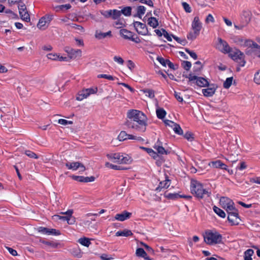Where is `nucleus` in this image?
<instances>
[{"mask_svg":"<svg viewBox=\"0 0 260 260\" xmlns=\"http://www.w3.org/2000/svg\"><path fill=\"white\" fill-rule=\"evenodd\" d=\"M113 60L114 61L116 62L119 64L122 65L124 63V60L122 58V57L119 56H115L113 57Z\"/></svg>","mask_w":260,"mask_h":260,"instance_id":"57","label":"nucleus"},{"mask_svg":"<svg viewBox=\"0 0 260 260\" xmlns=\"http://www.w3.org/2000/svg\"><path fill=\"white\" fill-rule=\"evenodd\" d=\"M209 166L213 168H220L225 170H228V166L222 163L220 160L212 161L209 163Z\"/></svg>","mask_w":260,"mask_h":260,"instance_id":"20","label":"nucleus"},{"mask_svg":"<svg viewBox=\"0 0 260 260\" xmlns=\"http://www.w3.org/2000/svg\"><path fill=\"white\" fill-rule=\"evenodd\" d=\"M94 36L97 39L101 40L107 37H110L111 36V31H109L107 32H102L97 30L95 31Z\"/></svg>","mask_w":260,"mask_h":260,"instance_id":"28","label":"nucleus"},{"mask_svg":"<svg viewBox=\"0 0 260 260\" xmlns=\"http://www.w3.org/2000/svg\"><path fill=\"white\" fill-rule=\"evenodd\" d=\"M156 114L158 118L162 119L166 116L167 112L163 108L157 107L156 109Z\"/></svg>","mask_w":260,"mask_h":260,"instance_id":"30","label":"nucleus"},{"mask_svg":"<svg viewBox=\"0 0 260 260\" xmlns=\"http://www.w3.org/2000/svg\"><path fill=\"white\" fill-rule=\"evenodd\" d=\"M75 41L76 45L78 46L82 47L84 46V42L82 39L75 38Z\"/></svg>","mask_w":260,"mask_h":260,"instance_id":"64","label":"nucleus"},{"mask_svg":"<svg viewBox=\"0 0 260 260\" xmlns=\"http://www.w3.org/2000/svg\"><path fill=\"white\" fill-rule=\"evenodd\" d=\"M220 204L227 212L234 210V209L236 208L234 206V202L230 199L226 197H222L220 198Z\"/></svg>","mask_w":260,"mask_h":260,"instance_id":"8","label":"nucleus"},{"mask_svg":"<svg viewBox=\"0 0 260 260\" xmlns=\"http://www.w3.org/2000/svg\"><path fill=\"white\" fill-rule=\"evenodd\" d=\"M127 67L131 71H132L135 68V64L132 60H129L127 62Z\"/></svg>","mask_w":260,"mask_h":260,"instance_id":"63","label":"nucleus"},{"mask_svg":"<svg viewBox=\"0 0 260 260\" xmlns=\"http://www.w3.org/2000/svg\"><path fill=\"white\" fill-rule=\"evenodd\" d=\"M66 166L69 170L73 171L79 170L80 172H83L85 170L83 165L78 161H68L66 163Z\"/></svg>","mask_w":260,"mask_h":260,"instance_id":"10","label":"nucleus"},{"mask_svg":"<svg viewBox=\"0 0 260 260\" xmlns=\"http://www.w3.org/2000/svg\"><path fill=\"white\" fill-rule=\"evenodd\" d=\"M213 211L220 217L221 218H225L226 214L225 212L221 210V209L219 208L218 207L216 206L213 207Z\"/></svg>","mask_w":260,"mask_h":260,"instance_id":"38","label":"nucleus"},{"mask_svg":"<svg viewBox=\"0 0 260 260\" xmlns=\"http://www.w3.org/2000/svg\"><path fill=\"white\" fill-rule=\"evenodd\" d=\"M173 131L175 133L178 135H182L183 134V130L181 128L179 125L178 124H176V125L173 128Z\"/></svg>","mask_w":260,"mask_h":260,"instance_id":"50","label":"nucleus"},{"mask_svg":"<svg viewBox=\"0 0 260 260\" xmlns=\"http://www.w3.org/2000/svg\"><path fill=\"white\" fill-rule=\"evenodd\" d=\"M120 35L125 39L129 40L132 37V33L125 29H121L120 30Z\"/></svg>","mask_w":260,"mask_h":260,"instance_id":"33","label":"nucleus"},{"mask_svg":"<svg viewBox=\"0 0 260 260\" xmlns=\"http://www.w3.org/2000/svg\"><path fill=\"white\" fill-rule=\"evenodd\" d=\"M38 231L39 233H41L44 235H60V232L59 231H57L55 229H48L44 227H39L38 229Z\"/></svg>","mask_w":260,"mask_h":260,"instance_id":"16","label":"nucleus"},{"mask_svg":"<svg viewBox=\"0 0 260 260\" xmlns=\"http://www.w3.org/2000/svg\"><path fill=\"white\" fill-rule=\"evenodd\" d=\"M191 192L196 197L203 198L205 195L209 196L208 190L204 188L202 184L197 180H192L191 182Z\"/></svg>","mask_w":260,"mask_h":260,"instance_id":"4","label":"nucleus"},{"mask_svg":"<svg viewBox=\"0 0 260 260\" xmlns=\"http://www.w3.org/2000/svg\"><path fill=\"white\" fill-rule=\"evenodd\" d=\"M58 123L61 125H67L69 124H72L73 122L72 121H69L64 119H60L58 120Z\"/></svg>","mask_w":260,"mask_h":260,"instance_id":"53","label":"nucleus"},{"mask_svg":"<svg viewBox=\"0 0 260 260\" xmlns=\"http://www.w3.org/2000/svg\"><path fill=\"white\" fill-rule=\"evenodd\" d=\"M189 81L196 83L200 87H206L208 85V81L204 78L199 77L193 74H189L187 77Z\"/></svg>","mask_w":260,"mask_h":260,"instance_id":"9","label":"nucleus"},{"mask_svg":"<svg viewBox=\"0 0 260 260\" xmlns=\"http://www.w3.org/2000/svg\"><path fill=\"white\" fill-rule=\"evenodd\" d=\"M164 122L166 125L172 127L173 129L174 127L176 125V123L174 122L173 121L169 120H165Z\"/></svg>","mask_w":260,"mask_h":260,"instance_id":"62","label":"nucleus"},{"mask_svg":"<svg viewBox=\"0 0 260 260\" xmlns=\"http://www.w3.org/2000/svg\"><path fill=\"white\" fill-rule=\"evenodd\" d=\"M47 57L52 60L66 61L67 59V57L60 56V54L56 53H49L47 55Z\"/></svg>","mask_w":260,"mask_h":260,"instance_id":"21","label":"nucleus"},{"mask_svg":"<svg viewBox=\"0 0 260 260\" xmlns=\"http://www.w3.org/2000/svg\"><path fill=\"white\" fill-rule=\"evenodd\" d=\"M18 9L21 18L27 22L29 21V15L26 11L25 5L22 4H19L18 6Z\"/></svg>","mask_w":260,"mask_h":260,"instance_id":"15","label":"nucleus"},{"mask_svg":"<svg viewBox=\"0 0 260 260\" xmlns=\"http://www.w3.org/2000/svg\"><path fill=\"white\" fill-rule=\"evenodd\" d=\"M133 235L132 232L131 231L125 229L123 231H119L117 232L115 234L116 236L119 237V236H122V237H128L129 236H131Z\"/></svg>","mask_w":260,"mask_h":260,"instance_id":"32","label":"nucleus"},{"mask_svg":"<svg viewBox=\"0 0 260 260\" xmlns=\"http://www.w3.org/2000/svg\"><path fill=\"white\" fill-rule=\"evenodd\" d=\"M217 88V85L214 84H209L208 83L207 88L202 89V93L205 97H211L215 93Z\"/></svg>","mask_w":260,"mask_h":260,"instance_id":"12","label":"nucleus"},{"mask_svg":"<svg viewBox=\"0 0 260 260\" xmlns=\"http://www.w3.org/2000/svg\"><path fill=\"white\" fill-rule=\"evenodd\" d=\"M147 23L150 26L153 28L157 27L158 25V20L154 17L149 18L147 20Z\"/></svg>","mask_w":260,"mask_h":260,"instance_id":"31","label":"nucleus"},{"mask_svg":"<svg viewBox=\"0 0 260 260\" xmlns=\"http://www.w3.org/2000/svg\"><path fill=\"white\" fill-rule=\"evenodd\" d=\"M229 215L228 217L229 221L232 224L237 225L240 222V219L238 216L237 210L235 208L234 210L228 212Z\"/></svg>","mask_w":260,"mask_h":260,"instance_id":"13","label":"nucleus"},{"mask_svg":"<svg viewBox=\"0 0 260 260\" xmlns=\"http://www.w3.org/2000/svg\"><path fill=\"white\" fill-rule=\"evenodd\" d=\"M164 196L165 198L171 199V200H175L179 198H184V196H180L177 193H169V192H165Z\"/></svg>","mask_w":260,"mask_h":260,"instance_id":"34","label":"nucleus"},{"mask_svg":"<svg viewBox=\"0 0 260 260\" xmlns=\"http://www.w3.org/2000/svg\"><path fill=\"white\" fill-rule=\"evenodd\" d=\"M157 60L164 67H169L170 69H175L174 64L168 59H166L161 57L158 56Z\"/></svg>","mask_w":260,"mask_h":260,"instance_id":"23","label":"nucleus"},{"mask_svg":"<svg viewBox=\"0 0 260 260\" xmlns=\"http://www.w3.org/2000/svg\"><path fill=\"white\" fill-rule=\"evenodd\" d=\"M132 9L130 7H125L121 10V14L126 16H129L131 14Z\"/></svg>","mask_w":260,"mask_h":260,"instance_id":"44","label":"nucleus"},{"mask_svg":"<svg viewBox=\"0 0 260 260\" xmlns=\"http://www.w3.org/2000/svg\"><path fill=\"white\" fill-rule=\"evenodd\" d=\"M133 162V158L132 157L127 154L120 153V158L119 164H126L129 165Z\"/></svg>","mask_w":260,"mask_h":260,"instance_id":"19","label":"nucleus"},{"mask_svg":"<svg viewBox=\"0 0 260 260\" xmlns=\"http://www.w3.org/2000/svg\"><path fill=\"white\" fill-rule=\"evenodd\" d=\"M254 253L253 250L249 249L244 253V260H252L251 256Z\"/></svg>","mask_w":260,"mask_h":260,"instance_id":"39","label":"nucleus"},{"mask_svg":"<svg viewBox=\"0 0 260 260\" xmlns=\"http://www.w3.org/2000/svg\"><path fill=\"white\" fill-rule=\"evenodd\" d=\"M251 14L250 11L247 10H243L241 14V18L243 20L244 23L247 24L250 20Z\"/></svg>","mask_w":260,"mask_h":260,"instance_id":"26","label":"nucleus"},{"mask_svg":"<svg viewBox=\"0 0 260 260\" xmlns=\"http://www.w3.org/2000/svg\"><path fill=\"white\" fill-rule=\"evenodd\" d=\"M182 64L184 69L187 71L189 70L191 67V63L188 61H183Z\"/></svg>","mask_w":260,"mask_h":260,"instance_id":"58","label":"nucleus"},{"mask_svg":"<svg viewBox=\"0 0 260 260\" xmlns=\"http://www.w3.org/2000/svg\"><path fill=\"white\" fill-rule=\"evenodd\" d=\"M52 19V16L51 15H45L39 20L37 24L38 27L42 30L46 29Z\"/></svg>","mask_w":260,"mask_h":260,"instance_id":"11","label":"nucleus"},{"mask_svg":"<svg viewBox=\"0 0 260 260\" xmlns=\"http://www.w3.org/2000/svg\"><path fill=\"white\" fill-rule=\"evenodd\" d=\"M143 93L145 94L146 96L150 99H152L154 97V91L150 89H143L141 90Z\"/></svg>","mask_w":260,"mask_h":260,"instance_id":"41","label":"nucleus"},{"mask_svg":"<svg viewBox=\"0 0 260 260\" xmlns=\"http://www.w3.org/2000/svg\"><path fill=\"white\" fill-rule=\"evenodd\" d=\"M202 23L199 16H196L191 24V30L187 35V38L191 41L195 40L200 35Z\"/></svg>","mask_w":260,"mask_h":260,"instance_id":"2","label":"nucleus"},{"mask_svg":"<svg viewBox=\"0 0 260 260\" xmlns=\"http://www.w3.org/2000/svg\"><path fill=\"white\" fill-rule=\"evenodd\" d=\"M73 213V210H68L65 212H62L61 214L68 215V218L66 219L67 223L69 224H73L76 222V218L72 216Z\"/></svg>","mask_w":260,"mask_h":260,"instance_id":"24","label":"nucleus"},{"mask_svg":"<svg viewBox=\"0 0 260 260\" xmlns=\"http://www.w3.org/2000/svg\"><path fill=\"white\" fill-rule=\"evenodd\" d=\"M184 137L188 141L190 142L192 141L194 139L193 135L190 132L185 133L184 135Z\"/></svg>","mask_w":260,"mask_h":260,"instance_id":"56","label":"nucleus"},{"mask_svg":"<svg viewBox=\"0 0 260 260\" xmlns=\"http://www.w3.org/2000/svg\"><path fill=\"white\" fill-rule=\"evenodd\" d=\"M182 6L185 11L187 13H190L191 11V8L189 5L186 2H183L182 3Z\"/></svg>","mask_w":260,"mask_h":260,"instance_id":"61","label":"nucleus"},{"mask_svg":"<svg viewBox=\"0 0 260 260\" xmlns=\"http://www.w3.org/2000/svg\"><path fill=\"white\" fill-rule=\"evenodd\" d=\"M227 54L231 59L239 63L241 66L243 67L245 65L244 54L239 50L233 49L231 48L230 52Z\"/></svg>","mask_w":260,"mask_h":260,"instance_id":"6","label":"nucleus"},{"mask_svg":"<svg viewBox=\"0 0 260 260\" xmlns=\"http://www.w3.org/2000/svg\"><path fill=\"white\" fill-rule=\"evenodd\" d=\"M145 11H146V8L145 7H144L143 6H139L137 8V14L139 15V17L144 15L145 13Z\"/></svg>","mask_w":260,"mask_h":260,"instance_id":"49","label":"nucleus"},{"mask_svg":"<svg viewBox=\"0 0 260 260\" xmlns=\"http://www.w3.org/2000/svg\"><path fill=\"white\" fill-rule=\"evenodd\" d=\"M254 82L257 84H260V70L255 74Z\"/></svg>","mask_w":260,"mask_h":260,"instance_id":"54","label":"nucleus"},{"mask_svg":"<svg viewBox=\"0 0 260 260\" xmlns=\"http://www.w3.org/2000/svg\"><path fill=\"white\" fill-rule=\"evenodd\" d=\"M170 180L166 179L159 183V186L156 188V190L159 191L161 189L167 188L169 186H170Z\"/></svg>","mask_w":260,"mask_h":260,"instance_id":"29","label":"nucleus"},{"mask_svg":"<svg viewBox=\"0 0 260 260\" xmlns=\"http://www.w3.org/2000/svg\"><path fill=\"white\" fill-rule=\"evenodd\" d=\"M154 148L157 150L158 153L160 154H168V151L166 150L164 148L159 144H155L154 146Z\"/></svg>","mask_w":260,"mask_h":260,"instance_id":"36","label":"nucleus"},{"mask_svg":"<svg viewBox=\"0 0 260 260\" xmlns=\"http://www.w3.org/2000/svg\"><path fill=\"white\" fill-rule=\"evenodd\" d=\"M78 242L82 245L86 247H88L91 244L89 239L85 237L79 239Z\"/></svg>","mask_w":260,"mask_h":260,"instance_id":"35","label":"nucleus"},{"mask_svg":"<svg viewBox=\"0 0 260 260\" xmlns=\"http://www.w3.org/2000/svg\"><path fill=\"white\" fill-rule=\"evenodd\" d=\"M70 25L72 28L77 30L78 32H84L85 31V29L81 25H79L75 23H72Z\"/></svg>","mask_w":260,"mask_h":260,"instance_id":"43","label":"nucleus"},{"mask_svg":"<svg viewBox=\"0 0 260 260\" xmlns=\"http://www.w3.org/2000/svg\"><path fill=\"white\" fill-rule=\"evenodd\" d=\"M131 213L126 211H124L120 214H117L115 216V219L117 220L123 221L130 218Z\"/></svg>","mask_w":260,"mask_h":260,"instance_id":"25","label":"nucleus"},{"mask_svg":"<svg viewBox=\"0 0 260 260\" xmlns=\"http://www.w3.org/2000/svg\"><path fill=\"white\" fill-rule=\"evenodd\" d=\"M97 91L98 88L96 87L84 89L78 93L76 99L78 101H81L87 98L90 95L95 94Z\"/></svg>","mask_w":260,"mask_h":260,"instance_id":"7","label":"nucleus"},{"mask_svg":"<svg viewBox=\"0 0 260 260\" xmlns=\"http://www.w3.org/2000/svg\"><path fill=\"white\" fill-rule=\"evenodd\" d=\"M163 36L168 41H172L173 35L169 34L165 30L162 29Z\"/></svg>","mask_w":260,"mask_h":260,"instance_id":"52","label":"nucleus"},{"mask_svg":"<svg viewBox=\"0 0 260 260\" xmlns=\"http://www.w3.org/2000/svg\"><path fill=\"white\" fill-rule=\"evenodd\" d=\"M141 148L145 150L153 158H156L157 157V154L151 148H148L145 147H141Z\"/></svg>","mask_w":260,"mask_h":260,"instance_id":"40","label":"nucleus"},{"mask_svg":"<svg viewBox=\"0 0 260 260\" xmlns=\"http://www.w3.org/2000/svg\"><path fill=\"white\" fill-rule=\"evenodd\" d=\"M214 21L215 20L213 16L211 14H208L205 19V22L206 23H209L210 22L214 23Z\"/></svg>","mask_w":260,"mask_h":260,"instance_id":"59","label":"nucleus"},{"mask_svg":"<svg viewBox=\"0 0 260 260\" xmlns=\"http://www.w3.org/2000/svg\"><path fill=\"white\" fill-rule=\"evenodd\" d=\"M101 14L106 17H109L112 16V10L108 11H102Z\"/></svg>","mask_w":260,"mask_h":260,"instance_id":"60","label":"nucleus"},{"mask_svg":"<svg viewBox=\"0 0 260 260\" xmlns=\"http://www.w3.org/2000/svg\"><path fill=\"white\" fill-rule=\"evenodd\" d=\"M121 11L117 10H112V17L113 19H117L121 16Z\"/></svg>","mask_w":260,"mask_h":260,"instance_id":"48","label":"nucleus"},{"mask_svg":"<svg viewBox=\"0 0 260 260\" xmlns=\"http://www.w3.org/2000/svg\"><path fill=\"white\" fill-rule=\"evenodd\" d=\"M105 166L106 168H109V169H114V170H116L120 169V167H119L117 165H113L108 161H106L105 162Z\"/></svg>","mask_w":260,"mask_h":260,"instance_id":"47","label":"nucleus"},{"mask_svg":"<svg viewBox=\"0 0 260 260\" xmlns=\"http://www.w3.org/2000/svg\"><path fill=\"white\" fill-rule=\"evenodd\" d=\"M214 46L216 50L224 54L230 52L231 48L228 43L220 37L215 39Z\"/></svg>","mask_w":260,"mask_h":260,"instance_id":"5","label":"nucleus"},{"mask_svg":"<svg viewBox=\"0 0 260 260\" xmlns=\"http://www.w3.org/2000/svg\"><path fill=\"white\" fill-rule=\"evenodd\" d=\"M128 118L126 126L139 132H144L147 126V117L142 112L137 110H131L127 113Z\"/></svg>","mask_w":260,"mask_h":260,"instance_id":"1","label":"nucleus"},{"mask_svg":"<svg viewBox=\"0 0 260 260\" xmlns=\"http://www.w3.org/2000/svg\"><path fill=\"white\" fill-rule=\"evenodd\" d=\"M71 8V6L70 4H66L56 7L55 10L56 11H63L64 10H68Z\"/></svg>","mask_w":260,"mask_h":260,"instance_id":"42","label":"nucleus"},{"mask_svg":"<svg viewBox=\"0 0 260 260\" xmlns=\"http://www.w3.org/2000/svg\"><path fill=\"white\" fill-rule=\"evenodd\" d=\"M106 157L109 161L119 164L120 152H110L106 154Z\"/></svg>","mask_w":260,"mask_h":260,"instance_id":"17","label":"nucleus"},{"mask_svg":"<svg viewBox=\"0 0 260 260\" xmlns=\"http://www.w3.org/2000/svg\"><path fill=\"white\" fill-rule=\"evenodd\" d=\"M25 154L30 158H38L37 154L31 151L26 150L25 151Z\"/></svg>","mask_w":260,"mask_h":260,"instance_id":"55","label":"nucleus"},{"mask_svg":"<svg viewBox=\"0 0 260 260\" xmlns=\"http://www.w3.org/2000/svg\"><path fill=\"white\" fill-rule=\"evenodd\" d=\"M133 25L138 34L144 36L148 35V31L145 24L140 22L135 21L133 23Z\"/></svg>","mask_w":260,"mask_h":260,"instance_id":"14","label":"nucleus"},{"mask_svg":"<svg viewBox=\"0 0 260 260\" xmlns=\"http://www.w3.org/2000/svg\"><path fill=\"white\" fill-rule=\"evenodd\" d=\"M71 178L73 180L80 182H90L94 181L95 180V178L93 176L84 177L81 176L72 175Z\"/></svg>","mask_w":260,"mask_h":260,"instance_id":"18","label":"nucleus"},{"mask_svg":"<svg viewBox=\"0 0 260 260\" xmlns=\"http://www.w3.org/2000/svg\"><path fill=\"white\" fill-rule=\"evenodd\" d=\"M98 78H103L107 79L110 80H114L117 79V78L113 77L112 76L107 75V74H100L98 76Z\"/></svg>","mask_w":260,"mask_h":260,"instance_id":"51","label":"nucleus"},{"mask_svg":"<svg viewBox=\"0 0 260 260\" xmlns=\"http://www.w3.org/2000/svg\"><path fill=\"white\" fill-rule=\"evenodd\" d=\"M204 241L209 245H214L220 243L222 241V236L215 230L207 231L204 235Z\"/></svg>","mask_w":260,"mask_h":260,"instance_id":"3","label":"nucleus"},{"mask_svg":"<svg viewBox=\"0 0 260 260\" xmlns=\"http://www.w3.org/2000/svg\"><path fill=\"white\" fill-rule=\"evenodd\" d=\"M235 43L242 47H248L251 44V40L239 37L236 38Z\"/></svg>","mask_w":260,"mask_h":260,"instance_id":"22","label":"nucleus"},{"mask_svg":"<svg viewBox=\"0 0 260 260\" xmlns=\"http://www.w3.org/2000/svg\"><path fill=\"white\" fill-rule=\"evenodd\" d=\"M118 139L120 141L127 139V134L125 131H121L118 136Z\"/></svg>","mask_w":260,"mask_h":260,"instance_id":"45","label":"nucleus"},{"mask_svg":"<svg viewBox=\"0 0 260 260\" xmlns=\"http://www.w3.org/2000/svg\"><path fill=\"white\" fill-rule=\"evenodd\" d=\"M136 255L138 257H142L144 260H152L149 256L145 250L141 248H138L136 249Z\"/></svg>","mask_w":260,"mask_h":260,"instance_id":"27","label":"nucleus"},{"mask_svg":"<svg viewBox=\"0 0 260 260\" xmlns=\"http://www.w3.org/2000/svg\"><path fill=\"white\" fill-rule=\"evenodd\" d=\"M69 53L72 57H76L81 56L82 51L80 49H71Z\"/></svg>","mask_w":260,"mask_h":260,"instance_id":"37","label":"nucleus"},{"mask_svg":"<svg viewBox=\"0 0 260 260\" xmlns=\"http://www.w3.org/2000/svg\"><path fill=\"white\" fill-rule=\"evenodd\" d=\"M233 82V77H229L226 78V80L223 83V87L225 88L228 89L232 85Z\"/></svg>","mask_w":260,"mask_h":260,"instance_id":"46","label":"nucleus"}]
</instances>
